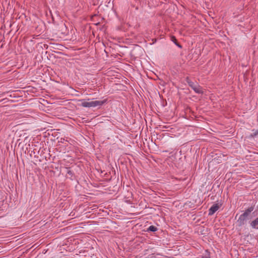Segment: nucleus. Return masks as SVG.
<instances>
[{"label": "nucleus", "instance_id": "nucleus-1", "mask_svg": "<svg viewBox=\"0 0 258 258\" xmlns=\"http://www.w3.org/2000/svg\"><path fill=\"white\" fill-rule=\"evenodd\" d=\"M82 106L84 107H95L96 106H101L107 102V99L102 101H86L84 100H82Z\"/></svg>", "mask_w": 258, "mask_h": 258}, {"label": "nucleus", "instance_id": "nucleus-2", "mask_svg": "<svg viewBox=\"0 0 258 258\" xmlns=\"http://www.w3.org/2000/svg\"><path fill=\"white\" fill-rule=\"evenodd\" d=\"M185 81L189 86L196 93L202 94L204 93L202 87H201L197 83H194L191 81L189 77H186Z\"/></svg>", "mask_w": 258, "mask_h": 258}, {"label": "nucleus", "instance_id": "nucleus-3", "mask_svg": "<svg viewBox=\"0 0 258 258\" xmlns=\"http://www.w3.org/2000/svg\"><path fill=\"white\" fill-rule=\"evenodd\" d=\"M245 215L246 214H244L243 213L239 216V218L238 219L237 222L239 226H241L245 223V222L247 218V217Z\"/></svg>", "mask_w": 258, "mask_h": 258}, {"label": "nucleus", "instance_id": "nucleus-4", "mask_svg": "<svg viewBox=\"0 0 258 258\" xmlns=\"http://www.w3.org/2000/svg\"><path fill=\"white\" fill-rule=\"evenodd\" d=\"M220 208V206L218 204H214L209 210V216L213 215L218 209Z\"/></svg>", "mask_w": 258, "mask_h": 258}, {"label": "nucleus", "instance_id": "nucleus-5", "mask_svg": "<svg viewBox=\"0 0 258 258\" xmlns=\"http://www.w3.org/2000/svg\"><path fill=\"white\" fill-rule=\"evenodd\" d=\"M171 40L174 42V43L179 48H182V46L179 44L176 37L174 36H172L171 37Z\"/></svg>", "mask_w": 258, "mask_h": 258}, {"label": "nucleus", "instance_id": "nucleus-6", "mask_svg": "<svg viewBox=\"0 0 258 258\" xmlns=\"http://www.w3.org/2000/svg\"><path fill=\"white\" fill-rule=\"evenodd\" d=\"M254 209V206H251L249 207L247 209H246L245 212L243 213L244 214H246V216L248 217L249 213H251Z\"/></svg>", "mask_w": 258, "mask_h": 258}, {"label": "nucleus", "instance_id": "nucleus-7", "mask_svg": "<svg viewBox=\"0 0 258 258\" xmlns=\"http://www.w3.org/2000/svg\"><path fill=\"white\" fill-rule=\"evenodd\" d=\"M251 226L252 228H255L256 226L258 225V217L256 218L254 220L251 222L250 223Z\"/></svg>", "mask_w": 258, "mask_h": 258}, {"label": "nucleus", "instance_id": "nucleus-8", "mask_svg": "<svg viewBox=\"0 0 258 258\" xmlns=\"http://www.w3.org/2000/svg\"><path fill=\"white\" fill-rule=\"evenodd\" d=\"M157 230V228L153 225H151L148 228V231L155 232Z\"/></svg>", "mask_w": 258, "mask_h": 258}, {"label": "nucleus", "instance_id": "nucleus-9", "mask_svg": "<svg viewBox=\"0 0 258 258\" xmlns=\"http://www.w3.org/2000/svg\"><path fill=\"white\" fill-rule=\"evenodd\" d=\"M67 173L68 174H69V175H70L71 176H72L74 174L73 172L71 170H70L69 168H67Z\"/></svg>", "mask_w": 258, "mask_h": 258}, {"label": "nucleus", "instance_id": "nucleus-10", "mask_svg": "<svg viewBox=\"0 0 258 258\" xmlns=\"http://www.w3.org/2000/svg\"><path fill=\"white\" fill-rule=\"evenodd\" d=\"M252 131L253 132V136H256L258 135V130H255V131L253 130Z\"/></svg>", "mask_w": 258, "mask_h": 258}]
</instances>
